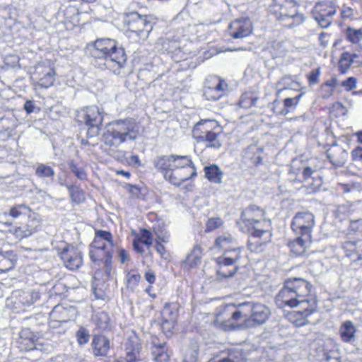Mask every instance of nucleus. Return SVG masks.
Segmentation results:
<instances>
[{"label": "nucleus", "instance_id": "774afa93", "mask_svg": "<svg viewBox=\"0 0 362 362\" xmlns=\"http://www.w3.org/2000/svg\"><path fill=\"white\" fill-rule=\"evenodd\" d=\"M77 341L79 344H85L89 341L88 331L84 327H81L76 334Z\"/></svg>", "mask_w": 362, "mask_h": 362}, {"label": "nucleus", "instance_id": "f03ea898", "mask_svg": "<svg viewBox=\"0 0 362 362\" xmlns=\"http://www.w3.org/2000/svg\"><path fill=\"white\" fill-rule=\"evenodd\" d=\"M91 54L103 62H98V66L107 69L115 74H119L124 67L127 55L124 48L117 47V42L110 38L98 39L93 43Z\"/></svg>", "mask_w": 362, "mask_h": 362}, {"label": "nucleus", "instance_id": "bb28decb", "mask_svg": "<svg viewBox=\"0 0 362 362\" xmlns=\"http://www.w3.org/2000/svg\"><path fill=\"white\" fill-rule=\"evenodd\" d=\"M91 345L95 356H105L110 350V340L104 335H95Z\"/></svg>", "mask_w": 362, "mask_h": 362}, {"label": "nucleus", "instance_id": "4c0bfd02", "mask_svg": "<svg viewBox=\"0 0 362 362\" xmlns=\"http://www.w3.org/2000/svg\"><path fill=\"white\" fill-rule=\"evenodd\" d=\"M338 85V80L335 76L325 81L320 87V95L324 99L330 98Z\"/></svg>", "mask_w": 362, "mask_h": 362}, {"label": "nucleus", "instance_id": "4be33fe9", "mask_svg": "<svg viewBox=\"0 0 362 362\" xmlns=\"http://www.w3.org/2000/svg\"><path fill=\"white\" fill-rule=\"evenodd\" d=\"M75 314L76 310L74 307H64L62 305H57L53 308L49 317L54 321L66 322L71 320L75 316Z\"/></svg>", "mask_w": 362, "mask_h": 362}, {"label": "nucleus", "instance_id": "cd10ccee", "mask_svg": "<svg viewBox=\"0 0 362 362\" xmlns=\"http://www.w3.org/2000/svg\"><path fill=\"white\" fill-rule=\"evenodd\" d=\"M361 62L358 54L344 52L341 54L339 61V70L341 74H344L352 65L358 66Z\"/></svg>", "mask_w": 362, "mask_h": 362}, {"label": "nucleus", "instance_id": "6ab92c4d", "mask_svg": "<svg viewBox=\"0 0 362 362\" xmlns=\"http://www.w3.org/2000/svg\"><path fill=\"white\" fill-rule=\"evenodd\" d=\"M345 255L354 262L362 264V240H348L343 243Z\"/></svg>", "mask_w": 362, "mask_h": 362}, {"label": "nucleus", "instance_id": "680f3d73", "mask_svg": "<svg viewBox=\"0 0 362 362\" xmlns=\"http://www.w3.org/2000/svg\"><path fill=\"white\" fill-rule=\"evenodd\" d=\"M127 358L116 360L115 362H137L139 353L138 344L132 350L129 351L128 348H127Z\"/></svg>", "mask_w": 362, "mask_h": 362}, {"label": "nucleus", "instance_id": "b1692460", "mask_svg": "<svg viewBox=\"0 0 362 362\" xmlns=\"http://www.w3.org/2000/svg\"><path fill=\"white\" fill-rule=\"evenodd\" d=\"M47 294L40 290H31L29 291H21L18 296V302L23 305L30 306L36 303L40 302L46 298Z\"/></svg>", "mask_w": 362, "mask_h": 362}, {"label": "nucleus", "instance_id": "864d4df0", "mask_svg": "<svg viewBox=\"0 0 362 362\" xmlns=\"http://www.w3.org/2000/svg\"><path fill=\"white\" fill-rule=\"evenodd\" d=\"M199 354V346L197 343H193L186 350L182 362H197Z\"/></svg>", "mask_w": 362, "mask_h": 362}, {"label": "nucleus", "instance_id": "72a5a7b5", "mask_svg": "<svg viewBox=\"0 0 362 362\" xmlns=\"http://www.w3.org/2000/svg\"><path fill=\"white\" fill-rule=\"evenodd\" d=\"M263 148L252 144L245 150V157L249 159L256 166L262 164L263 160Z\"/></svg>", "mask_w": 362, "mask_h": 362}, {"label": "nucleus", "instance_id": "aec40b11", "mask_svg": "<svg viewBox=\"0 0 362 362\" xmlns=\"http://www.w3.org/2000/svg\"><path fill=\"white\" fill-rule=\"evenodd\" d=\"M174 161V154L163 155L156 157L153 160V163L154 168L161 173L165 180H167L169 176L172 175L174 169L173 167Z\"/></svg>", "mask_w": 362, "mask_h": 362}, {"label": "nucleus", "instance_id": "2f4dec72", "mask_svg": "<svg viewBox=\"0 0 362 362\" xmlns=\"http://www.w3.org/2000/svg\"><path fill=\"white\" fill-rule=\"evenodd\" d=\"M300 85L298 82L293 80L291 77L285 76L282 77L276 85V97H279L280 94L285 90H298Z\"/></svg>", "mask_w": 362, "mask_h": 362}, {"label": "nucleus", "instance_id": "1a4fd4ad", "mask_svg": "<svg viewBox=\"0 0 362 362\" xmlns=\"http://www.w3.org/2000/svg\"><path fill=\"white\" fill-rule=\"evenodd\" d=\"M270 228L271 223L264 222V227L256 226L254 230H250L247 247L251 252L257 253L264 250L267 243L271 241Z\"/></svg>", "mask_w": 362, "mask_h": 362}, {"label": "nucleus", "instance_id": "9b49d317", "mask_svg": "<svg viewBox=\"0 0 362 362\" xmlns=\"http://www.w3.org/2000/svg\"><path fill=\"white\" fill-rule=\"evenodd\" d=\"M227 83L217 76H210L206 79L203 95L207 100H218L226 93Z\"/></svg>", "mask_w": 362, "mask_h": 362}, {"label": "nucleus", "instance_id": "f8f14e48", "mask_svg": "<svg viewBox=\"0 0 362 362\" xmlns=\"http://www.w3.org/2000/svg\"><path fill=\"white\" fill-rule=\"evenodd\" d=\"M83 119L88 127L87 136L92 138L98 136L103 121V111L97 106L88 107L86 110Z\"/></svg>", "mask_w": 362, "mask_h": 362}, {"label": "nucleus", "instance_id": "e433bc0d", "mask_svg": "<svg viewBox=\"0 0 362 362\" xmlns=\"http://www.w3.org/2000/svg\"><path fill=\"white\" fill-rule=\"evenodd\" d=\"M356 331V327L351 321L344 322L339 329L341 340L346 343H351L355 338Z\"/></svg>", "mask_w": 362, "mask_h": 362}, {"label": "nucleus", "instance_id": "37998d69", "mask_svg": "<svg viewBox=\"0 0 362 362\" xmlns=\"http://www.w3.org/2000/svg\"><path fill=\"white\" fill-rule=\"evenodd\" d=\"M163 320V327H165L167 324L172 325L173 322H175L177 318V308L175 305L166 304L161 313Z\"/></svg>", "mask_w": 362, "mask_h": 362}, {"label": "nucleus", "instance_id": "9d476101", "mask_svg": "<svg viewBox=\"0 0 362 362\" xmlns=\"http://www.w3.org/2000/svg\"><path fill=\"white\" fill-rule=\"evenodd\" d=\"M315 226V216L310 211L297 213L293 218L291 228L298 235L306 239L311 238V233Z\"/></svg>", "mask_w": 362, "mask_h": 362}, {"label": "nucleus", "instance_id": "f257e3e1", "mask_svg": "<svg viewBox=\"0 0 362 362\" xmlns=\"http://www.w3.org/2000/svg\"><path fill=\"white\" fill-rule=\"evenodd\" d=\"M139 134V124L133 118H126L108 123L102 137L105 146L116 151L122 144L135 141Z\"/></svg>", "mask_w": 362, "mask_h": 362}, {"label": "nucleus", "instance_id": "f704fd0d", "mask_svg": "<svg viewBox=\"0 0 362 362\" xmlns=\"http://www.w3.org/2000/svg\"><path fill=\"white\" fill-rule=\"evenodd\" d=\"M205 177L211 182L215 184L222 183L223 173L216 164L206 165L204 168Z\"/></svg>", "mask_w": 362, "mask_h": 362}, {"label": "nucleus", "instance_id": "e2e57ef3", "mask_svg": "<svg viewBox=\"0 0 362 362\" xmlns=\"http://www.w3.org/2000/svg\"><path fill=\"white\" fill-rule=\"evenodd\" d=\"M313 16L315 21L322 28H328L332 23V17L323 16V14H317L313 13Z\"/></svg>", "mask_w": 362, "mask_h": 362}, {"label": "nucleus", "instance_id": "c03bdc74", "mask_svg": "<svg viewBox=\"0 0 362 362\" xmlns=\"http://www.w3.org/2000/svg\"><path fill=\"white\" fill-rule=\"evenodd\" d=\"M310 240V239H306L303 236L300 235L293 241H291L288 246L293 254L300 255L305 252L306 243Z\"/></svg>", "mask_w": 362, "mask_h": 362}, {"label": "nucleus", "instance_id": "69168bd1", "mask_svg": "<svg viewBox=\"0 0 362 362\" xmlns=\"http://www.w3.org/2000/svg\"><path fill=\"white\" fill-rule=\"evenodd\" d=\"M69 168L71 172L76 176V177L81 180H85L87 178V175L84 169L79 167L76 163L71 161L69 164Z\"/></svg>", "mask_w": 362, "mask_h": 362}, {"label": "nucleus", "instance_id": "a19ab883", "mask_svg": "<svg viewBox=\"0 0 362 362\" xmlns=\"http://www.w3.org/2000/svg\"><path fill=\"white\" fill-rule=\"evenodd\" d=\"M344 33L346 39L352 44H356L357 49L362 51V45L360 44L362 40V28L356 29L348 27Z\"/></svg>", "mask_w": 362, "mask_h": 362}, {"label": "nucleus", "instance_id": "4d7b16f0", "mask_svg": "<svg viewBox=\"0 0 362 362\" xmlns=\"http://www.w3.org/2000/svg\"><path fill=\"white\" fill-rule=\"evenodd\" d=\"M356 11L350 6L343 5L340 10V16L344 21H353L356 18Z\"/></svg>", "mask_w": 362, "mask_h": 362}, {"label": "nucleus", "instance_id": "423d86ee", "mask_svg": "<svg viewBox=\"0 0 362 362\" xmlns=\"http://www.w3.org/2000/svg\"><path fill=\"white\" fill-rule=\"evenodd\" d=\"M264 222H270L264 218V211L262 209L255 205L249 206L245 209L241 214L238 224L243 232H250L256 226L264 227Z\"/></svg>", "mask_w": 362, "mask_h": 362}, {"label": "nucleus", "instance_id": "0eeeda50", "mask_svg": "<svg viewBox=\"0 0 362 362\" xmlns=\"http://www.w3.org/2000/svg\"><path fill=\"white\" fill-rule=\"evenodd\" d=\"M240 322H243V303L222 305L217 308L215 322L230 327Z\"/></svg>", "mask_w": 362, "mask_h": 362}, {"label": "nucleus", "instance_id": "dca6fc26", "mask_svg": "<svg viewBox=\"0 0 362 362\" xmlns=\"http://www.w3.org/2000/svg\"><path fill=\"white\" fill-rule=\"evenodd\" d=\"M90 247L89 255L90 259L98 265L103 263L105 266V272L110 274L111 271L113 249L98 248V247Z\"/></svg>", "mask_w": 362, "mask_h": 362}, {"label": "nucleus", "instance_id": "8fccbe9b", "mask_svg": "<svg viewBox=\"0 0 362 362\" xmlns=\"http://www.w3.org/2000/svg\"><path fill=\"white\" fill-rule=\"evenodd\" d=\"M9 121L7 119H1L0 122V136L3 140L9 139L16 129V124L12 123L8 124Z\"/></svg>", "mask_w": 362, "mask_h": 362}, {"label": "nucleus", "instance_id": "a878e982", "mask_svg": "<svg viewBox=\"0 0 362 362\" xmlns=\"http://www.w3.org/2000/svg\"><path fill=\"white\" fill-rule=\"evenodd\" d=\"M241 252L242 249L240 247L226 248L223 254L216 259L217 264L238 266L237 264L241 257Z\"/></svg>", "mask_w": 362, "mask_h": 362}, {"label": "nucleus", "instance_id": "2eb2a0df", "mask_svg": "<svg viewBox=\"0 0 362 362\" xmlns=\"http://www.w3.org/2000/svg\"><path fill=\"white\" fill-rule=\"evenodd\" d=\"M35 75L38 80L39 85L45 88L52 86L55 80L54 70L48 62L37 64L35 67Z\"/></svg>", "mask_w": 362, "mask_h": 362}, {"label": "nucleus", "instance_id": "a211bd4d", "mask_svg": "<svg viewBox=\"0 0 362 362\" xmlns=\"http://www.w3.org/2000/svg\"><path fill=\"white\" fill-rule=\"evenodd\" d=\"M327 156L335 168L343 166L349 157V153L346 149L341 146L334 144L326 151Z\"/></svg>", "mask_w": 362, "mask_h": 362}, {"label": "nucleus", "instance_id": "412c9836", "mask_svg": "<svg viewBox=\"0 0 362 362\" xmlns=\"http://www.w3.org/2000/svg\"><path fill=\"white\" fill-rule=\"evenodd\" d=\"M37 341L38 339L29 329H24L20 332L18 347L23 351L39 349L38 346L40 344Z\"/></svg>", "mask_w": 362, "mask_h": 362}, {"label": "nucleus", "instance_id": "4468645a", "mask_svg": "<svg viewBox=\"0 0 362 362\" xmlns=\"http://www.w3.org/2000/svg\"><path fill=\"white\" fill-rule=\"evenodd\" d=\"M64 266L69 270H75L83 264L82 254L73 245H66L59 253Z\"/></svg>", "mask_w": 362, "mask_h": 362}, {"label": "nucleus", "instance_id": "39448f33", "mask_svg": "<svg viewBox=\"0 0 362 362\" xmlns=\"http://www.w3.org/2000/svg\"><path fill=\"white\" fill-rule=\"evenodd\" d=\"M284 283L296 292L298 298L308 302V306L304 308L303 314L308 317L310 315L316 308V301L314 299H308V297L312 289V284L303 278L291 277L285 280Z\"/></svg>", "mask_w": 362, "mask_h": 362}, {"label": "nucleus", "instance_id": "bf43d9fd", "mask_svg": "<svg viewBox=\"0 0 362 362\" xmlns=\"http://www.w3.org/2000/svg\"><path fill=\"white\" fill-rule=\"evenodd\" d=\"M153 231L159 240L165 243L169 242L170 233L165 228L158 226L153 228Z\"/></svg>", "mask_w": 362, "mask_h": 362}, {"label": "nucleus", "instance_id": "79ce46f5", "mask_svg": "<svg viewBox=\"0 0 362 362\" xmlns=\"http://www.w3.org/2000/svg\"><path fill=\"white\" fill-rule=\"evenodd\" d=\"M93 320L101 332L108 330L110 328V320L107 313L98 312L93 317Z\"/></svg>", "mask_w": 362, "mask_h": 362}, {"label": "nucleus", "instance_id": "3c124183", "mask_svg": "<svg viewBox=\"0 0 362 362\" xmlns=\"http://www.w3.org/2000/svg\"><path fill=\"white\" fill-rule=\"evenodd\" d=\"M303 94L304 93L301 92L293 97H287L283 100L286 115L296 109Z\"/></svg>", "mask_w": 362, "mask_h": 362}, {"label": "nucleus", "instance_id": "49530a36", "mask_svg": "<svg viewBox=\"0 0 362 362\" xmlns=\"http://www.w3.org/2000/svg\"><path fill=\"white\" fill-rule=\"evenodd\" d=\"M259 98L252 92H245L240 96L238 105L240 107L247 109L251 107L257 106Z\"/></svg>", "mask_w": 362, "mask_h": 362}, {"label": "nucleus", "instance_id": "603ef678", "mask_svg": "<svg viewBox=\"0 0 362 362\" xmlns=\"http://www.w3.org/2000/svg\"><path fill=\"white\" fill-rule=\"evenodd\" d=\"M66 187L69 189L73 202L81 203L84 200V193L79 187L76 185H66Z\"/></svg>", "mask_w": 362, "mask_h": 362}, {"label": "nucleus", "instance_id": "6e6d98bb", "mask_svg": "<svg viewBox=\"0 0 362 362\" xmlns=\"http://www.w3.org/2000/svg\"><path fill=\"white\" fill-rule=\"evenodd\" d=\"M141 280V276L138 272L132 270L127 274V287L134 288Z\"/></svg>", "mask_w": 362, "mask_h": 362}, {"label": "nucleus", "instance_id": "13d9d810", "mask_svg": "<svg viewBox=\"0 0 362 362\" xmlns=\"http://www.w3.org/2000/svg\"><path fill=\"white\" fill-rule=\"evenodd\" d=\"M234 241L235 239L230 234L226 233L218 236L216 239V245L220 247L226 249L229 245L233 244Z\"/></svg>", "mask_w": 362, "mask_h": 362}, {"label": "nucleus", "instance_id": "09e8293b", "mask_svg": "<svg viewBox=\"0 0 362 362\" xmlns=\"http://www.w3.org/2000/svg\"><path fill=\"white\" fill-rule=\"evenodd\" d=\"M218 269L216 271L218 278L221 280L233 276L238 269V266L224 265L223 264H218Z\"/></svg>", "mask_w": 362, "mask_h": 362}, {"label": "nucleus", "instance_id": "5701e85b", "mask_svg": "<svg viewBox=\"0 0 362 362\" xmlns=\"http://www.w3.org/2000/svg\"><path fill=\"white\" fill-rule=\"evenodd\" d=\"M90 247L113 249V236L110 231L96 230L94 239Z\"/></svg>", "mask_w": 362, "mask_h": 362}, {"label": "nucleus", "instance_id": "20e7f679", "mask_svg": "<svg viewBox=\"0 0 362 362\" xmlns=\"http://www.w3.org/2000/svg\"><path fill=\"white\" fill-rule=\"evenodd\" d=\"M122 22L127 30L134 34L139 40H145L156 23V19L152 16H143L138 12L132 11L124 15Z\"/></svg>", "mask_w": 362, "mask_h": 362}, {"label": "nucleus", "instance_id": "f3484780", "mask_svg": "<svg viewBox=\"0 0 362 362\" xmlns=\"http://www.w3.org/2000/svg\"><path fill=\"white\" fill-rule=\"evenodd\" d=\"M228 32L234 39L247 37L252 32V22L248 18L235 20L230 24Z\"/></svg>", "mask_w": 362, "mask_h": 362}, {"label": "nucleus", "instance_id": "7c9ffc66", "mask_svg": "<svg viewBox=\"0 0 362 362\" xmlns=\"http://www.w3.org/2000/svg\"><path fill=\"white\" fill-rule=\"evenodd\" d=\"M216 127V124L213 120H204L198 122L194 127L192 130V136L197 141L199 140V136L207 134L211 131Z\"/></svg>", "mask_w": 362, "mask_h": 362}, {"label": "nucleus", "instance_id": "ddd939ff", "mask_svg": "<svg viewBox=\"0 0 362 362\" xmlns=\"http://www.w3.org/2000/svg\"><path fill=\"white\" fill-rule=\"evenodd\" d=\"M276 302L279 306H288L290 308L300 307L304 308L308 306V302L304 301L303 298H298L295 291L284 283L283 288L276 296Z\"/></svg>", "mask_w": 362, "mask_h": 362}, {"label": "nucleus", "instance_id": "0e129e2a", "mask_svg": "<svg viewBox=\"0 0 362 362\" xmlns=\"http://www.w3.org/2000/svg\"><path fill=\"white\" fill-rule=\"evenodd\" d=\"M222 224H223V221L221 218H219V217L210 218L208 219V221L206 223L205 231L207 233L211 232V231L216 230V228H219L220 226H221Z\"/></svg>", "mask_w": 362, "mask_h": 362}, {"label": "nucleus", "instance_id": "a18cd8bd", "mask_svg": "<svg viewBox=\"0 0 362 362\" xmlns=\"http://www.w3.org/2000/svg\"><path fill=\"white\" fill-rule=\"evenodd\" d=\"M175 161L173 162V167L175 169L185 170L192 169L195 167L191 157L189 156H178L174 154Z\"/></svg>", "mask_w": 362, "mask_h": 362}, {"label": "nucleus", "instance_id": "393cba45", "mask_svg": "<svg viewBox=\"0 0 362 362\" xmlns=\"http://www.w3.org/2000/svg\"><path fill=\"white\" fill-rule=\"evenodd\" d=\"M197 176V170L195 167H192V169L189 170H177L173 169L171 176H169L167 181L171 184L180 186L184 182L193 178Z\"/></svg>", "mask_w": 362, "mask_h": 362}, {"label": "nucleus", "instance_id": "58836bf2", "mask_svg": "<svg viewBox=\"0 0 362 362\" xmlns=\"http://www.w3.org/2000/svg\"><path fill=\"white\" fill-rule=\"evenodd\" d=\"M35 174L40 179L52 180L55 175V170L52 166L47 164L37 163Z\"/></svg>", "mask_w": 362, "mask_h": 362}, {"label": "nucleus", "instance_id": "6e6552de", "mask_svg": "<svg viewBox=\"0 0 362 362\" xmlns=\"http://www.w3.org/2000/svg\"><path fill=\"white\" fill-rule=\"evenodd\" d=\"M270 315L268 307L261 303H243V322L246 325L264 324Z\"/></svg>", "mask_w": 362, "mask_h": 362}, {"label": "nucleus", "instance_id": "5fc2aeb1", "mask_svg": "<svg viewBox=\"0 0 362 362\" xmlns=\"http://www.w3.org/2000/svg\"><path fill=\"white\" fill-rule=\"evenodd\" d=\"M241 354L238 351H230L228 353V357L223 358H213L209 362H240Z\"/></svg>", "mask_w": 362, "mask_h": 362}, {"label": "nucleus", "instance_id": "de8ad7c7", "mask_svg": "<svg viewBox=\"0 0 362 362\" xmlns=\"http://www.w3.org/2000/svg\"><path fill=\"white\" fill-rule=\"evenodd\" d=\"M202 250L199 245H195L192 252L187 256L185 264L194 267L201 262Z\"/></svg>", "mask_w": 362, "mask_h": 362}, {"label": "nucleus", "instance_id": "052dcab7", "mask_svg": "<svg viewBox=\"0 0 362 362\" xmlns=\"http://www.w3.org/2000/svg\"><path fill=\"white\" fill-rule=\"evenodd\" d=\"M29 211L30 209L25 204H18L10 209L9 214L13 218H17L23 214H27Z\"/></svg>", "mask_w": 362, "mask_h": 362}, {"label": "nucleus", "instance_id": "c756f323", "mask_svg": "<svg viewBox=\"0 0 362 362\" xmlns=\"http://www.w3.org/2000/svg\"><path fill=\"white\" fill-rule=\"evenodd\" d=\"M37 227L38 224L35 220H30L28 223L18 227H13L10 231L14 234L16 238L22 239L36 232Z\"/></svg>", "mask_w": 362, "mask_h": 362}, {"label": "nucleus", "instance_id": "c85d7f7f", "mask_svg": "<svg viewBox=\"0 0 362 362\" xmlns=\"http://www.w3.org/2000/svg\"><path fill=\"white\" fill-rule=\"evenodd\" d=\"M151 344V354L154 362H168L170 355L167 344L153 341Z\"/></svg>", "mask_w": 362, "mask_h": 362}, {"label": "nucleus", "instance_id": "c9c22d12", "mask_svg": "<svg viewBox=\"0 0 362 362\" xmlns=\"http://www.w3.org/2000/svg\"><path fill=\"white\" fill-rule=\"evenodd\" d=\"M313 13L332 18L337 13V8L331 1H320L315 5Z\"/></svg>", "mask_w": 362, "mask_h": 362}, {"label": "nucleus", "instance_id": "338daca9", "mask_svg": "<svg viewBox=\"0 0 362 362\" xmlns=\"http://www.w3.org/2000/svg\"><path fill=\"white\" fill-rule=\"evenodd\" d=\"M279 98L276 97V99L271 104V108L276 115H286V112L284 107V100L281 102L279 100Z\"/></svg>", "mask_w": 362, "mask_h": 362}, {"label": "nucleus", "instance_id": "7ed1b4c3", "mask_svg": "<svg viewBox=\"0 0 362 362\" xmlns=\"http://www.w3.org/2000/svg\"><path fill=\"white\" fill-rule=\"evenodd\" d=\"M271 12L279 21L287 23L289 28L300 25L305 20L304 15L298 11L296 0H273Z\"/></svg>", "mask_w": 362, "mask_h": 362}, {"label": "nucleus", "instance_id": "ea45409f", "mask_svg": "<svg viewBox=\"0 0 362 362\" xmlns=\"http://www.w3.org/2000/svg\"><path fill=\"white\" fill-rule=\"evenodd\" d=\"M218 137V133L213 129L207 134L199 136V140L197 142H205L206 147L219 149L221 147V143Z\"/></svg>", "mask_w": 362, "mask_h": 362}, {"label": "nucleus", "instance_id": "473e14b6", "mask_svg": "<svg viewBox=\"0 0 362 362\" xmlns=\"http://www.w3.org/2000/svg\"><path fill=\"white\" fill-rule=\"evenodd\" d=\"M17 258L12 251L0 252V274L6 273L13 269Z\"/></svg>", "mask_w": 362, "mask_h": 362}]
</instances>
